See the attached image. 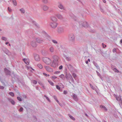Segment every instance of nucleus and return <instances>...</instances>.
Wrapping results in <instances>:
<instances>
[{
  "mask_svg": "<svg viewBox=\"0 0 122 122\" xmlns=\"http://www.w3.org/2000/svg\"><path fill=\"white\" fill-rule=\"evenodd\" d=\"M43 60L44 62L47 65L50 64L51 62V60L49 58L46 57L43 58Z\"/></svg>",
  "mask_w": 122,
  "mask_h": 122,
  "instance_id": "obj_1",
  "label": "nucleus"
},
{
  "mask_svg": "<svg viewBox=\"0 0 122 122\" xmlns=\"http://www.w3.org/2000/svg\"><path fill=\"white\" fill-rule=\"evenodd\" d=\"M50 25L52 28H55L57 26V23L56 22H51Z\"/></svg>",
  "mask_w": 122,
  "mask_h": 122,
  "instance_id": "obj_2",
  "label": "nucleus"
},
{
  "mask_svg": "<svg viewBox=\"0 0 122 122\" xmlns=\"http://www.w3.org/2000/svg\"><path fill=\"white\" fill-rule=\"evenodd\" d=\"M57 32L59 34H61L64 32V30L63 28L61 27H58L57 29Z\"/></svg>",
  "mask_w": 122,
  "mask_h": 122,
  "instance_id": "obj_3",
  "label": "nucleus"
},
{
  "mask_svg": "<svg viewBox=\"0 0 122 122\" xmlns=\"http://www.w3.org/2000/svg\"><path fill=\"white\" fill-rule=\"evenodd\" d=\"M7 99L9 101L10 103L11 104L13 105H15V102L14 100L10 98H8Z\"/></svg>",
  "mask_w": 122,
  "mask_h": 122,
  "instance_id": "obj_4",
  "label": "nucleus"
},
{
  "mask_svg": "<svg viewBox=\"0 0 122 122\" xmlns=\"http://www.w3.org/2000/svg\"><path fill=\"white\" fill-rule=\"evenodd\" d=\"M51 22H56L57 19L54 16H51L50 18Z\"/></svg>",
  "mask_w": 122,
  "mask_h": 122,
  "instance_id": "obj_5",
  "label": "nucleus"
},
{
  "mask_svg": "<svg viewBox=\"0 0 122 122\" xmlns=\"http://www.w3.org/2000/svg\"><path fill=\"white\" fill-rule=\"evenodd\" d=\"M73 99L76 102H78V98L76 95L75 94H73L72 96Z\"/></svg>",
  "mask_w": 122,
  "mask_h": 122,
  "instance_id": "obj_6",
  "label": "nucleus"
},
{
  "mask_svg": "<svg viewBox=\"0 0 122 122\" xmlns=\"http://www.w3.org/2000/svg\"><path fill=\"white\" fill-rule=\"evenodd\" d=\"M45 67L47 71L49 72H52L53 71L52 69L48 66H45Z\"/></svg>",
  "mask_w": 122,
  "mask_h": 122,
  "instance_id": "obj_7",
  "label": "nucleus"
},
{
  "mask_svg": "<svg viewBox=\"0 0 122 122\" xmlns=\"http://www.w3.org/2000/svg\"><path fill=\"white\" fill-rule=\"evenodd\" d=\"M52 59H53V61L54 62L55 61H58L59 59V57L56 56H54L52 57Z\"/></svg>",
  "mask_w": 122,
  "mask_h": 122,
  "instance_id": "obj_8",
  "label": "nucleus"
},
{
  "mask_svg": "<svg viewBox=\"0 0 122 122\" xmlns=\"http://www.w3.org/2000/svg\"><path fill=\"white\" fill-rule=\"evenodd\" d=\"M34 58L36 61H39L40 60V57L38 55L35 54L34 56Z\"/></svg>",
  "mask_w": 122,
  "mask_h": 122,
  "instance_id": "obj_9",
  "label": "nucleus"
},
{
  "mask_svg": "<svg viewBox=\"0 0 122 122\" xmlns=\"http://www.w3.org/2000/svg\"><path fill=\"white\" fill-rule=\"evenodd\" d=\"M31 44L32 46L34 47H36L37 46L36 43L34 41L31 42Z\"/></svg>",
  "mask_w": 122,
  "mask_h": 122,
  "instance_id": "obj_10",
  "label": "nucleus"
},
{
  "mask_svg": "<svg viewBox=\"0 0 122 122\" xmlns=\"http://www.w3.org/2000/svg\"><path fill=\"white\" fill-rule=\"evenodd\" d=\"M36 40L37 42L39 43H41L44 41L43 40L39 38L36 39Z\"/></svg>",
  "mask_w": 122,
  "mask_h": 122,
  "instance_id": "obj_11",
  "label": "nucleus"
},
{
  "mask_svg": "<svg viewBox=\"0 0 122 122\" xmlns=\"http://www.w3.org/2000/svg\"><path fill=\"white\" fill-rule=\"evenodd\" d=\"M25 63L27 65H28L29 63V60L28 59H24L23 60Z\"/></svg>",
  "mask_w": 122,
  "mask_h": 122,
  "instance_id": "obj_12",
  "label": "nucleus"
},
{
  "mask_svg": "<svg viewBox=\"0 0 122 122\" xmlns=\"http://www.w3.org/2000/svg\"><path fill=\"white\" fill-rule=\"evenodd\" d=\"M65 77L68 81H69L70 79L72 81H74L72 77Z\"/></svg>",
  "mask_w": 122,
  "mask_h": 122,
  "instance_id": "obj_13",
  "label": "nucleus"
},
{
  "mask_svg": "<svg viewBox=\"0 0 122 122\" xmlns=\"http://www.w3.org/2000/svg\"><path fill=\"white\" fill-rule=\"evenodd\" d=\"M69 38L70 40L73 41L74 39V35H72L69 36Z\"/></svg>",
  "mask_w": 122,
  "mask_h": 122,
  "instance_id": "obj_14",
  "label": "nucleus"
},
{
  "mask_svg": "<svg viewBox=\"0 0 122 122\" xmlns=\"http://www.w3.org/2000/svg\"><path fill=\"white\" fill-rule=\"evenodd\" d=\"M42 9L46 11L48 9V7L47 6L45 5L43 6Z\"/></svg>",
  "mask_w": 122,
  "mask_h": 122,
  "instance_id": "obj_15",
  "label": "nucleus"
},
{
  "mask_svg": "<svg viewBox=\"0 0 122 122\" xmlns=\"http://www.w3.org/2000/svg\"><path fill=\"white\" fill-rule=\"evenodd\" d=\"M26 67L27 68V70H28L30 71H31V70H32L33 71H34V70L31 67H29L27 66H26Z\"/></svg>",
  "mask_w": 122,
  "mask_h": 122,
  "instance_id": "obj_16",
  "label": "nucleus"
},
{
  "mask_svg": "<svg viewBox=\"0 0 122 122\" xmlns=\"http://www.w3.org/2000/svg\"><path fill=\"white\" fill-rule=\"evenodd\" d=\"M100 107L101 108H103L104 109V110H105V111L106 112L107 111V109L106 108V107L104 106H103L102 105H101L100 106Z\"/></svg>",
  "mask_w": 122,
  "mask_h": 122,
  "instance_id": "obj_17",
  "label": "nucleus"
},
{
  "mask_svg": "<svg viewBox=\"0 0 122 122\" xmlns=\"http://www.w3.org/2000/svg\"><path fill=\"white\" fill-rule=\"evenodd\" d=\"M57 17L60 19H62L63 17L60 14H58L57 15Z\"/></svg>",
  "mask_w": 122,
  "mask_h": 122,
  "instance_id": "obj_18",
  "label": "nucleus"
},
{
  "mask_svg": "<svg viewBox=\"0 0 122 122\" xmlns=\"http://www.w3.org/2000/svg\"><path fill=\"white\" fill-rule=\"evenodd\" d=\"M68 116L70 117V118L72 120H75V118L73 117L70 114H69L68 115Z\"/></svg>",
  "mask_w": 122,
  "mask_h": 122,
  "instance_id": "obj_19",
  "label": "nucleus"
},
{
  "mask_svg": "<svg viewBox=\"0 0 122 122\" xmlns=\"http://www.w3.org/2000/svg\"><path fill=\"white\" fill-rule=\"evenodd\" d=\"M49 50L50 52H53L54 51V50L53 47H51L49 48Z\"/></svg>",
  "mask_w": 122,
  "mask_h": 122,
  "instance_id": "obj_20",
  "label": "nucleus"
},
{
  "mask_svg": "<svg viewBox=\"0 0 122 122\" xmlns=\"http://www.w3.org/2000/svg\"><path fill=\"white\" fill-rule=\"evenodd\" d=\"M58 7L61 9H64V7L61 4H60L58 5Z\"/></svg>",
  "mask_w": 122,
  "mask_h": 122,
  "instance_id": "obj_21",
  "label": "nucleus"
},
{
  "mask_svg": "<svg viewBox=\"0 0 122 122\" xmlns=\"http://www.w3.org/2000/svg\"><path fill=\"white\" fill-rule=\"evenodd\" d=\"M37 66L40 69H41L43 68L42 65L40 64H38L37 65Z\"/></svg>",
  "mask_w": 122,
  "mask_h": 122,
  "instance_id": "obj_22",
  "label": "nucleus"
},
{
  "mask_svg": "<svg viewBox=\"0 0 122 122\" xmlns=\"http://www.w3.org/2000/svg\"><path fill=\"white\" fill-rule=\"evenodd\" d=\"M54 62H53V61H52V63L51 65V66H52L54 68H55V67H56V64Z\"/></svg>",
  "mask_w": 122,
  "mask_h": 122,
  "instance_id": "obj_23",
  "label": "nucleus"
},
{
  "mask_svg": "<svg viewBox=\"0 0 122 122\" xmlns=\"http://www.w3.org/2000/svg\"><path fill=\"white\" fill-rule=\"evenodd\" d=\"M54 74L56 75H59L60 74V72L59 71H57L55 72Z\"/></svg>",
  "mask_w": 122,
  "mask_h": 122,
  "instance_id": "obj_24",
  "label": "nucleus"
},
{
  "mask_svg": "<svg viewBox=\"0 0 122 122\" xmlns=\"http://www.w3.org/2000/svg\"><path fill=\"white\" fill-rule=\"evenodd\" d=\"M48 81L50 84L52 86H53L54 84L51 81L49 80H48Z\"/></svg>",
  "mask_w": 122,
  "mask_h": 122,
  "instance_id": "obj_25",
  "label": "nucleus"
},
{
  "mask_svg": "<svg viewBox=\"0 0 122 122\" xmlns=\"http://www.w3.org/2000/svg\"><path fill=\"white\" fill-rule=\"evenodd\" d=\"M117 100L118 101H120V100H121V96L120 95H119L118 97H117L116 98Z\"/></svg>",
  "mask_w": 122,
  "mask_h": 122,
  "instance_id": "obj_26",
  "label": "nucleus"
},
{
  "mask_svg": "<svg viewBox=\"0 0 122 122\" xmlns=\"http://www.w3.org/2000/svg\"><path fill=\"white\" fill-rule=\"evenodd\" d=\"M17 99L18 101L20 102H21L22 101V99L21 97H17Z\"/></svg>",
  "mask_w": 122,
  "mask_h": 122,
  "instance_id": "obj_27",
  "label": "nucleus"
},
{
  "mask_svg": "<svg viewBox=\"0 0 122 122\" xmlns=\"http://www.w3.org/2000/svg\"><path fill=\"white\" fill-rule=\"evenodd\" d=\"M44 97H46L47 100L48 101L50 102H51V101L50 100V99H49V98L47 97L46 95H44Z\"/></svg>",
  "mask_w": 122,
  "mask_h": 122,
  "instance_id": "obj_28",
  "label": "nucleus"
},
{
  "mask_svg": "<svg viewBox=\"0 0 122 122\" xmlns=\"http://www.w3.org/2000/svg\"><path fill=\"white\" fill-rule=\"evenodd\" d=\"M31 82L35 84H36L37 83V81L35 80H31Z\"/></svg>",
  "mask_w": 122,
  "mask_h": 122,
  "instance_id": "obj_29",
  "label": "nucleus"
},
{
  "mask_svg": "<svg viewBox=\"0 0 122 122\" xmlns=\"http://www.w3.org/2000/svg\"><path fill=\"white\" fill-rule=\"evenodd\" d=\"M9 94L12 97H14V93L12 92H10L9 93Z\"/></svg>",
  "mask_w": 122,
  "mask_h": 122,
  "instance_id": "obj_30",
  "label": "nucleus"
},
{
  "mask_svg": "<svg viewBox=\"0 0 122 122\" xmlns=\"http://www.w3.org/2000/svg\"><path fill=\"white\" fill-rule=\"evenodd\" d=\"M23 108L22 107H20L19 110V111L20 112H23Z\"/></svg>",
  "mask_w": 122,
  "mask_h": 122,
  "instance_id": "obj_31",
  "label": "nucleus"
},
{
  "mask_svg": "<svg viewBox=\"0 0 122 122\" xmlns=\"http://www.w3.org/2000/svg\"><path fill=\"white\" fill-rule=\"evenodd\" d=\"M56 88L58 90H61V88L59 86L56 85Z\"/></svg>",
  "mask_w": 122,
  "mask_h": 122,
  "instance_id": "obj_32",
  "label": "nucleus"
},
{
  "mask_svg": "<svg viewBox=\"0 0 122 122\" xmlns=\"http://www.w3.org/2000/svg\"><path fill=\"white\" fill-rule=\"evenodd\" d=\"M20 10L21 12V13H24L25 12V11L23 9H20Z\"/></svg>",
  "mask_w": 122,
  "mask_h": 122,
  "instance_id": "obj_33",
  "label": "nucleus"
},
{
  "mask_svg": "<svg viewBox=\"0 0 122 122\" xmlns=\"http://www.w3.org/2000/svg\"><path fill=\"white\" fill-rule=\"evenodd\" d=\"M42 1L45 4L47 3L48 2L47 0H42Z\"/></svg>",
  "mask_w": 122,
  "mask_h": 122,
  "instance_id": "obj_34",
  "label": "nucleus"
},
{
  "mask_svg": "<svg viewBox=\"0 0 122 122\" xmlns=\"http://www.w3.org/2000/svg\"><path fill=\"white\" fill-rule=\"evenodd\" d=\"M13 2L15 6L17 4L15 0H13Z\"/></svg>",
  "mask_w": 122,
  "mask_h": 122,
  "instance_id": "obj_35",
  "label": "nucleus"
},
{
  "mask_svg": "<svg viewBox=\"0 0 122 122\" xmlns=\"http://www.w3.org/2000/svg\"><path fill=\"white\" fill-rule=\"evenodd\" d=\"M38 83L41 86H42L44 85L40 81H39L38 82Z\"/></svg>",
  "mask_w": 122,
  "mask_h": 122,
  "instance_id": "obj_36",
  "label": "nucleus"
},
{
  "mask_svg": "<svg viewBox=\"0 0 122 122\" xmlns=\"http://www.w3.org/2000/svg\"><path fill=\"white\" fill-rule=\"evenodd\" d=\"M100 78H101V79L103 81L104 80L105 78H106V77H99Z\"/></svg>",
  "mask_w": 122,
  "mask_h": 122,
  "instance_id": "obj_37",
  "label": "nucleus"
},
{
  "mask_svg": "<svg viewBox=\"0 0 122 122\" xmlns=\"http://www.w3.org/2000/svg\"><path fill=\"white\" fill-rule=\"evenodd\" d=\"M52 41L53 42V43H55V44H57V41L55 40H52Z\"/></svg>",
  "mask_w": 122,
  "mask_h": 122,
  "instance_id": "obj_38",
  "label": "nucleus"
},
{
  "mask_svg": "<svg viewBox=\"0 0 122 122\" xmlns=\"http://www.w3.org/2000/svg\"><path fill=\"white\" fill-rule=\"evenodd\" d=\"M113 70H114V71L115 72H118V70H117V69L116 68H115L114 69H113Z\"/></svg>",
  "mask_w": 122,
  "mask_h": 122,
  "instance_id": "obj_39",
  "label": "nucleus"
},
{
  "mask_svg": "<svg viewBox=\"0 0 122 122\" xmlns=\"http://www.w3.org/2000/svg\"><path fill=\"white\" fill-rule=\"evenodd\" d=\"M2 39L3 40H5V41H6L7 40L6 38L4 37H2Z\"/></svg>",
  "mask_w": 122,
  "mask_h": 122,
  "instance_id": "obj_40",
  "label": "nucleus"
},
{
  "mask_svg": "<svg viewBox=\"0 0 122 122\" xmlns=\"http://www.w3.org/2000/svg\"><path fill=\"white\" fill-rule=\"evenodd\" d=\"M90 87H91V88L92 89H94V88L93 86H92V85L91 84H90Z\"/></svg>",
  "mask_w": 122,
  "mask_h": 122,
  "instance_id": "obj_41",
  "label": "nucleus"
},
{
  "mask_svg": "<svg viewBox=\"0 0 122 122\" xmlns=\"http://www.w3.org/2000/svg\"><path fill=\"white\" fill-rule=\"evenodd\" d=\"M53 97L56 100L57 99V97L56 96H54Z\"/></svg>",
  "mask_w": 122,
  "mask_h": 122,
  "instance_id": "obj_42",
  "label": "nucleus"
},
{
  "mask_svg": "<svg viewBox=\"0 0 122 122\" xmlns=\"http://www.w3.org/2000/svg\"><path fill=\"white\" fill-rule=\"evenodd\" d=\"M102 45L103 48H104L106 47V45H104L103 43L102 44Z\"/></svg>",
  "mask_w": 122,
  "mask_h": 122,
  "instance_id": "obj_43",
  "label": "nucleus"
},
{
  "mask_svg": "<svg viewBox=\"0 0 122 122\" xmlns=\"http://www.w3.org/2000/svg\"><path fill=\"white\" fill-rule=\"evenodd\" d=\"M57 78V77H52L51 79L52 80H54Z\"/></svg>",
  "mask_w": 122,
  "mask_h": 122,
  "instance_id": "obj_44",
  "label": "nucleus"
},
{
  "mask_svg": "<svg viewBox=\"0 0 122 122\" xmlns=\"http://www.w3.org/2000/svg\"><path fill=\"white\" fill-rule=\"evenodd\" d=\"M67 93V92L66 91L64 90L63 91V93L65 94H66Z\"/></svg>",
  "mask_w": 122,
  "mask_h": 122,
  "instance_id": "obj_45",
  "label": "nucleus"
},
{
  "mask_svg": "<svg viewBox=\"0 0 122 122\" xmlns=\"http://www.w3.org/2000/svg\"><path fill=\"white\" fill-rule=\"evenodd\" d=\"M8 10L9 11V12H11V9L9 7H8Z\"/></svg>",
  "mask_w": 122,
  "mask_h": 122,
  "instance_id": "obj_46",
  "label": "nucleus"
},
{
  "mask_svg": "<svg viewBox=\"0 0 122 122\" xmlns=\"http://www.w3.org/2000/svg\"><path fill=\"white\" fill-rule=\"evenodd\" d=\"M63 67V66H61L59 67V69L60 70H61L62 69Z\"/></svg>",
  "mask_w": 122,
  "mask_h": 122,
  "instance_id": "obj_47",
  "label": "nucleus"
},
{
  "mask_svg": "<svg viewBox=\"0 0 122 122\" xmlns=\"http://www.w3.org/2000/svg\"><path fill=\"white\" fill-rule=\"evenodd\" d=\"M83 23H84V25H83V26H85L87 24V23L85 22H84Z\"/></svg>",
  "mask_w": 122,
  "mask_h": 122,
  "instance_id": "obj_48",
  "label": "nucleus"
},
{
  "mask_svg": "<svg viewBox=\"0 0 122 122\" xmlns=\"http://www.w3.org/2000/svg\"><path fill=\"white\" fill-rule=\"evenodd\" d=\"M23 97L24 98H27V96H26V95H23Z\"/></svg>",
  "mask_w": 122,
  "mask_h": 122,
  "instance_id": "obj_49",
  "label": "nucleus"
},
{
  "mask_svg": "<svg viewBox=\"0 0 122 122\" xmlns=\"http://www.w3.org/2000/svg\"><path fill=\"white\" fill-rule=\"evenodd\" d=\"M43 76H47V74L44 73H43Z\"/></svg>",
  "mask_w": 122,
  "mask_h": 122,
  "instance_id": "obj_50",
  "label": "nucleus"
},
{
  "mask_svg": "<svg viewBox=\"0 0 122 122\" xmlns=\"http://www.w3.org/2000/svg\"><path fill=\"white\" fill-rule=\"evenodd\" d=\"M120 103L122 105V100H120V101H119Z\"/></svg>",
  "mask_w": 122,
  "mask_h": 122,
  "instance_id": "obj_51",
  "label": "nucleus"
},
{
  "mask_svg": "<svg viewBox=\"0 0 122 122\" xmlns=\"http://www.w3.org/2000/svg\"><path fill=\"white\" fill-rule=\"evenodd\" d=\"M0 81H1V82H4V81L5 80H2V79H1V78H0Z\"/></svg>",
  "mask_w": 122,
  "mask_h": 122,
  "instance_id": "obj_52",
  "label": "nucleus"
},
{
  "mask_svg": "<svg viewBox=\"0 0 122 122\" xmlns=\"http://www.w3.org/2000/svg\"><path fill=\"white\" fill-rule=\"evenodd\" d=\"M116 51V49L115 48H114L112 50V51L113 52H114L115 51Z\"/></svg>",
  "mask_w": 122,
  "mask_h": 122,
  "instance_id": "obj_53",
  "label": "nucleus"
},
{
  "mask_svg": "<svg viewBox=\"0 0 122 122\" xmlns=\"http://www.w3.org/2000/svg\"><path fill=\"white\" fill-rule=\"evenodd\" d=\"M42 87L44 89H46V87H45L44 86V85L42 86Z\"/></svg>",
  "mask_w": 122,
  "mask_h": 122,
  "instance_id": "obj_54",
  "label": "nucleus"
},
{
  "mask_svg": "<svg viewBox=\"0 0 122 122\" xmlns=\"http://www.w3.org/2000/svg\"><path fill=\"white\" fill-rule=\"evenodd\" d=\"M56 102H57V103L59 104L60 103V102H59L58 101V100L57 99V100H56Z\"/></svg>",
  "mask_w": 122,
  "mask_h": 122,
  "instance_id": "obj_55",
  "label": "nucleus"
},
{
  "mask_svg": "<svg viewBox=\"0 0 122 122\" xmlns=\"http://www.w3.org/2000/svg\"><path fill=\"white\" fill-rule=\"evenodd\" d=\"M114 96L116 98H117V95H116L115 94H114Z\"/></svg>",
  "mask_w": 122,
  "mask_h": 122,
  "instance_id": "obj_56",
  "label": "nucleus"
},
{
  "mask_svg": "<svg viewBox=\"0 0 122 122\" xmlns=\"http://www.w3.org/2000/svg\"><path fill=\"white\" fill-rule=\"evenodd\" d=\"M73 76H76V75L75 73H73V75H72Z\"/></svg>",
  "mask_w": 122,
  "mask_h": 122,
  "instance_id": "obj_57",
  "label": "nucleus"
},
{
  "mask_svg": "<svg viewBox=\"0 0 122 122\" xmlns=\"http://www.w3.org/2000/svg\"><path fill=\"white\" fill-rule=\"evenodd\" d=\"M33 117L35 119H36V120H37V118L36 117V116H33Z\"/></svg>",
  "mask_w": 122,
  "mask_h": 122,
  "instance_id": "obj_58",
  "label": "nucleus"
},
{
  "mask_svg": "<svg viewBox=\"0 0 122 122\" xmlns=\"http://www.w3.org/2000/svg\"><path fill=\"white\" fill-rule=\"evenodd\" d=\"M36 89L37 90H38L39 89V88L38 87L36 86Z\"/></svg>",
  "mask_w": 122,
  "mask_h": 122,
  "instance_id": "obj_59",
  "label": "nucleus"
},
{
  "mask_svg": "<svg viewBox=\"0 0 122 122\" xmlns=\"http://www.w3.org/2000/svg\"><path fill=\"white\" fill-rule=\"evenodd\" d=\"M103 1L104 3H105L106 2V1L105 0H103Z\"/></svg>",
  "mask_w": 122,
  "mask_h": 122,
  "instance_id": "obj_60",
  "label": "nucleus"
},
{
  "mask_svg": "<svg viewBox=\"0 0 122 122\" xmlns=\"http://www.w3.org/2000/svg\"><path fill=\"white\" fill-rule=\"evenodd\" d=\"M64 76V75L63 74H61L60 75V76Z\"/></svg>",
  "mask_w": 122,
  "mask_h": 122,
  "instance_id": "obj_61",
  "label": "nucleus"
},
{
  "mask_svg": "<svg viewBox=\"0 0 122 122\" xmlns=\"http://www.w3.org/2000/svg\"><path fill=\"white\" fill-rule=\"evenodd\" d=\"M85 115L86 116V117H88V115H87V114L86 113H85Z\"/></svg>",
  "mask_w": 122,
  "mask_h": 122,
  "instance_id": "obj_62",
  "label": "nucleus"
},
{
  "mask_svg": "<svg viewBox=\"0 0 122 122\" xmlns=\"http://www.w3.org/2000/svg\"><path fill=\"white\" fill-rule=\"evenodd\" d=\"M17 79L18 80V82H19L20 83H21L20 81V80H19V79L18 78H17Z\"/></svg>",
  "mask_w": 122,
  "mask_h": 122,
  "instance_id": "obj_63",
  "label": "nucleus"
},
{
  "mask_svg": "<svg viewBox=\"0 0 122 122\" xmlns=\"http://www.w3.org/2000/svg\"><path fill=\"white\" fill-rule=\"evenodd\" d=\"M70 76V75H69L68 74V75L67 74H66V75H65V76Z\"/></svg>",
  "mask_w": 122,
  "mask_h": 122,
  "instance_id": "obj_64",
  "label": "nucleus"
}]
</instances>
